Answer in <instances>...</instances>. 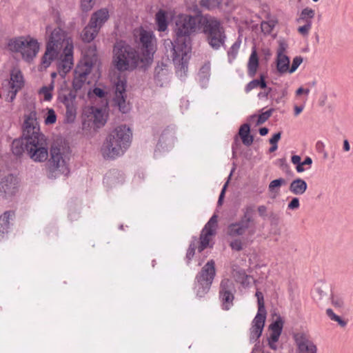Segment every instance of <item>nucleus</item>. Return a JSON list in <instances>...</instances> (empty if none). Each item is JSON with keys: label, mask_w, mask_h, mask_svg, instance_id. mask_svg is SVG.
<instances>
[{"label": "nucleus", "mask_w": 353, "mask_h": 353, "mask_svg": "<svg viewBox=\"0 0 353 353\" xmlns=\"http://www.w3.org/2000/svg\"><path fill=\"white\" fill-rule=\"evenodd\" d=\"M285 180L283 178L274 179L268 185V190L270 192L274 194L273 197L279 194L280 187L285 185Z\"/></svg>", "instance_id": "obj_38"}, {"label": "nucleus", "mask_w": 353, "mask_h": 353, "mask_svg": "<svg viewBox=\"0 0 353 353\" xmlns=\"http://www.w3.org/2000/svg\"><path fill=\"white\" fill-rule=\"evenodd\" d=\"M47 175L50 179H57L61 175L68 176L70 170L67 157L57 146L50 148V159L47 163Z\"/></svg>", "instance_id": "obj_8"}, {"label": "nucleus", "mask_w": 353, "mask_h": 353, "mask_svg": "<svg viewBox=\"0 0 353 353\" xmlns=\"http://www.w3.org/2000/svg\"><path fill=\"white\" fill-rule=\"evenodd\" d=\"M87 78L80 77L78 74H74V77L72 81L73 91L77 93V91L80 90L87 81Z\"/></svg>", "instance_id": "obj_41"}, {"label": "nucleus", "mask_w": 353, "mask_h": 353, "mask_svg": "<svg viewBox=\"0 0 353 353\" xmlns=\"http://www.w3.org/2000/svg\"><path fill=\"white\" fill-rule=\"evenodd\" d=\"M134 35L135 41L141 48V55L147 63H151L153 61V55L155 52L156 39L154 34L143 28L135 30Z\"/></svg>", "instance_id": "obj_12"}, {"label": "nucleus", "mask_w": 353, "mask_h": 353, "mask_svg": "<svg viewBox=\"0 0 353 353\" xmlns=\"http://www.w3.org/2000/svg\"><path fill=\"white\" fill-rule=\"evenodd\" d=\"M210 65L209 63H205L199 72V77L201 81H207L210 77Z\"/></svg>", "instance_id": "obj_42"}, {"label": "nucleus", "mask_w": 353, "mask_h": 353, "mask_svg": "<svg viewBox=\"0 0 353 353\" xmlns=\"http://www.w3.org/2000/svg\"><path fill=\"white\" fill-rule=\"evenodd\" d=\"M77 97V93L73 90H65L59 93L58 100L62 103L65 108L75 105L74 102Z\"/></svg>", "instance_id": "obj_25"}, {"label": "nucleus", "mask_w": 353, "mask_h": 353, "mask_svg": "<svg viewBox=\"0 0 353 353\" xmlns=\"http://www.w3.org/2000/svg\"><path fill=\"white\" fill-rule=\"evenodd\" d=\"M94 0H81V5L82 10L83 11L90 10L94 5Z\"/></svg>", "instance_id": "obj_58"}, {"label": "nucleus", "mask_w": 353, "mask_h": 353, "mask_svg": "<svg viewBox=\"0 0 353 353\" xmlns=\"http://www.w3.org/2000/svg\"><path fill=\"white\" fill-rule=\"evenodd\" d=\"M300 207L299 199L293 197L291 201L288 204V209L291 210H297Z\"/></svg>", "instance_id": "obj_57"}, {"label": "nucleus", "mask_w": 353, "mask_h": 353, "mask_svg": "<svg viewBox=\"0 0 353 353\" xmlns=\"http://www.w3.org/2000/svg\"><path fill=\"white\" fill-rule=\"evenodd\" d=\"M243 215L240 220L250 225V222L253 221L252 214L254 212V206L253 205H247L243 209Z\"/></svg>", "instance_id": "obj_39"}, {"label": "nucleus", "mask_w": 353, "mask_h": 353, "mask_svg": "<svg viewBox=\"0 0 353 353\" xmlns=\"http://www.w3.org/2000/svg\"><path fill=\"white\" fill-rule=\"evenodd\" d=\"M272 91V88H266V90H265L264 92H260L259 94H258V97L261 99V98H268L270 93Z\"/></svg>", "instance_id": "obj_64"}, {"label": "nucleus", "mask_w": 353, "mask_h": 353, "mask_svg": "<svg viewBox=\"0 0 353 353\" xmlns=\"http://www.w3.org/2000/svg\"><path fill=\"white\" fill-rule=\"evenodd\" d=\"M114 101L122 113H127L129 112L130 106L129 103L126 101V96L114 97Z\"/></svg>", "instance_id": "obj_37"}, {"label": "nucleus", "mask_w": 353, "mask_h": 353, "mask_svg": "<svg viewBox=\"0 0 353 353\" xmlns=\"http://www.w3.org/2000/svg\"><path fill=\"white\" fill-rule=\"evenodd\" d=\"M14 217V212L12 210L6 211L0 216V241L5 238L10 228V221Z\"/></svg>", "instance_id": "obj_22"}, {"label": "nucleus", "mask_w": 353, "mask_h": 353, "mask_svg": "<svg viewBox=\"0 0 353 353\" xmlns=\"http://www.w3.org/2000/svg\"><path fill=\"white\" fill-rule=\"evenodd\" d=\"M273 111L274 109L272 108L259 114L256 121V125H259L265 123L271 117Z\"/></svg>", "instance_id": "obj_48"}, {"label": "nucleus", "mask_w": 353, "mask_h": 353, "mask_svg": "<svg viewBox=\"0 0 353 353\" xmlns=\"http://www.w3.org/2000/svg\"><path fill=\"white\" fill-rule=\"evenodd\" d=\"M312 28V21L307 19L306 23L298 28V32L303 36H307Z\"/></svg>", "instance_id": "obj_53"}, {"label": "nucleus", "mask_w": 353, "mask_h": 353, "mask_svg": "<svg viewBox=\"0 0 353 353\" xmlns=\"http://www.w3.org/2000/svg\"><path fill=\"white\" fill-rule=\"evenodd\" d=\"M217 223V216L214 214L208 221V222L205 224L204 228H207L208 229H214L215 232V228Z\"/></svg>", "instance_id": "obj_59"}, {"label": "nucleus", "mask_w": 353, "mask_h": 353, "mask_svg": "<svg viewBox=\"0 0 353 353\" xmlns=\"http://www.w3.org/2000/svg\"><path fill=\"white\" fill-rule=\"evenodd\" d=\"M256 296L258 302V312L250 329V341L251 343L256 342L261 336L266 319V310L262 292L257 291Z\"/></svg>", "instance_id": "obj_13"}, {"label": "nucleus", "mask_w": 353, "mask_h": 353, "mask_svg": "<svg viewBox=\"0 0 353 353\" xmlns=\"http://www.w3.org/2000/svg\"><path fill=\"white\" fill-rule=\"evenodd\" d=\"M298 353H316V345L305 333L299 332L294 335Z\"/></svg>", "instance_id": "obj_17"}, {"label": "nucleus", "mask_w": 353, "mask_h": 353, "mask_svg": "<svg viewBox=\"0 0 353 353\" xmlns=\"http://www.w3.org/2000/svg\"><path fill=\"white\" fill-rule=\"evenodd\" d=\"M203 20V32L206 36L209 46L214 50L225 46L226 35L225 30L219 21L214 17L205 15Z\"/></svg>", "instance_id": "obj_7"}, {"label": "nucleus", "mask_w": 353, "mask_h": 353, "mask_svg": "<svg viewBox=\"0 0 353 353\" xmlns=\"http://www.w3.org/2000/svg\"><path fill=\"white\" fill-rule=\"evenodd\" d=\"M123 181V177L121 174L118 172L117 171H112L106 174L104 178V183H112V184H116L119 183H122Z\"/></svg>", "instance_id": "obj_36"}, {"label": "nucleus", "mask_w": 353, "mask_h": 353, "mask_svg": "<svg viewBox=\"0 0 353 353\" xmlns=\"http://www.w3.org/2000/svg\"><path fill=\"white\" fill-rule=\"evenodd\" d=\"M174 128L167 127L161 133L159 142L157 145V149L168 150L174 143Z\"/></svg>", "instance_id": "obj_20"}, {"label": "nucleus", "mask_w": 353, "mask_h": 353, "mask_svg": "<svg viewBox=\"0 0 353 353\" xmlns=\"http://www.w3.org/2000/svg\"><path fill=\"white\" fill-rule=\"evenodd\" d=\"M96 61L95 55L92 57H85L77 65L74 74L88 79V76L90 74Z\"/></svg>", "instance_id": "obj_19"}, {"label": "nucleus", "mask_w": 353, "mask_h": 353, "mask_svg": "<svg viewBox=\"0 0 353 353\" xmlns=\"http://www.w3.org/2000/svg\"><path fill=\"white\" fill-rule=\"evenodd\" d=\"M10 88H16L17 90H19L23 85V75L20 71H15L11 73Z\"/></svg>", "instance_id": "obj_32"}, {"label": "nucleus", "mask_w": 353, "mask_h": 353, "mask_svg": "<svg viewBox=\"0 0 353 353\" xmlns=\"http://www.w3.org/2000/svg\"><path fill=\"white\" fill-rule=\"evenodd\" d=\"M108 18V10L106 8H103L92 14L90 22L100 29Z\"/></svg>", "instance_id": "obj_24"}, {"label": "nucleus", "mask_w": 353, "mask_h": 353, "mask_svg": "<svg viewBox=\"0 0 353 353\" xmlns=\"http://www.w3.org/2000/svg\"><path fill=\"white\" fill-rule=\"evenodd\" d=\"M57 121V115L52 108H48L47 114L45 117V124L51 125L54 124Z\"/></svg>", "instance_id": "obj_47"}, {"label": "nucleus", "mask_w": 353, "mask_h": 353, "mask_svg": "<svg viewBox=\"0 0 353 353\" xmlns=\"http://www.w3.org/2000/svg\"><path fill=\"white\" fill-rule=\"evenodd\" d=\"M267 207L264 205H261L258 206L257 210L259 212V214L262 218H265L267 216Z\"/></svg>", "instance_id": "obj_61"}, {"label": "nucleus", "mask_w": 353, "mask_h": 353, "mask_svg": "<svg viewBox=\"0 0 353 353\" xmlns=\"http://www.w3.org/2000/svg\"><path fill=\"white\" fill-rule=\"evenodd\" d=\"M46 32H50L46 50L42 57V65L44 68H48L51 62L57 58L63 49H65L68 45H73L70 38L67 37L65 32L59 28H54L51 31L50 26L46 27Z\"/></svg>", "instance_id": "obj_4"}, {"label": "nucleus", "mask_w": 353, "mask_h": 353, "mask_svg": "<svg viewBox=\"0 0 353 353\" xmlns=\"http://www.w3.org/2000/svg\"><path fill=\"white\" fill-rule=\"evenodd\" d=\"M302 62L303 58L301 57H295L293 59L292 66L291 68H290L289 73H293L294 72H295Z\"/></svg>", "instance_id": "obj_54"}, {"label": "nucleus", "mask_w": 353, "mask_h": 353, "mask_svg": "<svg viewBox=\"0 0 353 353\" xmlns=\"http://www.w3.org/2000/svg\"><path fill=\"white\" fill-rule=\"evenodd\" d=\"M8 47L12 52H20L22 58L27 62L32 61L39 50V46L37 40L24 37L10 39Z\"/></svg>", "instance_id": "obj_10"}, {"label": "nucleus", "mask_w": 353, "mask_h": 353, "mask_svg": "<svg viewBox=\"0 0 353 353\" xmlns=\"http://www.w3.org/2000/svg\"><path fill=\"white\" fill-rule=\"evenodd\" d=\"M22 130L24 137L30 139V141H34L40 146V154H42L41 157H44L48 143L45 135L41 132L37 112L34 107L24 114Z\"/></svg>", "instance_id": "obj_6"}, {"label": "nucleus", "mask_w": 353, "mask_h": 353, "mask_svg": "<svg viewBox=\"0 0 353 353\" xmlns=\"http://www.w3.org/2000/svg\"><path fill=\"white\" fill-rule=\"evenodd\" d=\"M205 17V15L192 16L187 14L177 15L174 19V32L178 42L190 46V36L202 27V19Z\"/></svg>", "instance_id": "obj_3"}, {"label": "nucleus", "mask_w": 353, "mask_h": 353, "mask_svg": "<svg viewBox=\"0 0 353 353\" xmlns=\"http://www.w3.org/2000/svg\"><path fill=\"white\" fill-rule=\"evenodd\" d=\"M250 125L248 123L243 124L239 131V134L242 139L243 143L246 146H250L253 143V136L250 134Z\"/></svg>", "instance_id": "obj_30"}, {"label": "nucleus", "mask_w": 353, "mask_h": 353, "mask_svg": "<svg viewBox=\"0 0 353 353\" xmlns=\"http://www.w3.org/2000/svg\"><path fill=\"white\" fill-rule=\"evenodd\" d=\"M250 225L241 220L238 222L231 223L228 227V234L230 236L235 237L243 235Z\"/></svg>", "instance_id": "obj_23"}, {"label": "nucleus", "mask_w": 353, "mask_h": 353, "mask_svg": "<svg viewBox=\"0 0 353 353\" xmlns=\"http://www.w3.org/2000/svg\"><path fill=\"white\" fill-rule=\"evenodd\" d=\"M276 69L280 74H283L288 72H289L290 59L287 55L277 57Z\"/></svg>", "instance_id": "obj_33"}, {"label": "nucleus", "mask_w": 353, "mask_h": 353, "mask_svg": "<svg viewBox=\"0 0 353 353\" xmlns=\"http://www.w3.org/2000/svg\"><path fill=\"white\" fill-rule=\"evenodd\" d=\"M155 20L159 31L164 32L167 30L168 23L166 13L164 10H160L157 12Z\"/></svg>", "instance_id": "obj_31"}, {"label": "nucleus", "mask_w": 353, "mask_h": 353, "mask_svg": "<svg viewBox=\"0 0 353 353\" xmlns=\"http://www.w3.org/2000/svg\"><path fill=\"white\" fill-rule=\"evenodd\" d=\"M73 45H68L61 51L60 54V61L58 63V70L61 75L64 76L72 68L73 62Z\"/></svg>", "instance_id": "obj_16"}, {"label": "nucleus", "mask_w": 353, "mask_h": 353, "mask_svg": "<svg viewBox=\"0 0 353 353\" xmlns=\"http://www.w3.org/2000/svg\"><path fill=\"white\" fill-rule=\"evenodd\" d=\"M314 17V10L311 8H304L301 13L299 18L297 19V22L301 23L302 21L308 19L312 21Z\"/></svg>", "instance_id": "obj_43"}, {"label": "nucleus", "mask_w": 353, "mask_h": 353, "mask_svg": "<svg viewBox=\"0 0 353 353\" xmlns=\"http://www.w3.org/2000/svg\"><path fill=\"white\" fill-rule=\"evenodd\" d=\"M283 327V321L280 316H279L276 320L269 325L270 334L268 337V344L270 348L273 350H276L278 349L276 343L278 342L281 334Z\"/></svg>", "instance_id": "obj_18"}, {"label": "nucleus", "mask_w": 353, "mask_h": 353, "mask_svg": "<svg viewBox=\"0 0 353 353\" xmlns=\"http://www.w3.org/2000/svg\"><path fill=\"white\" fill-rule=\"evenodd\" d=\"M326 314L332 321L337 322L341 327H343L346 326L347 322L343 320L339 316L336 315L332 309H327Z\"/></svg>", "instance_id": "obj_44"}, {"label": "nucleus", "mask_w": 353, "mask_h": 353, "mask_svg": "<svg viewBox=\"0 0 353 353\" xmlns=\"http://www.w3.org/2000/svg\"><path fill=\"white\" fill-rule=\"evenodd\" d=\"M236 288L233 281L224 279L220 283L219 299L222 303V308L228 310L233 305Z\"/></svg>", "instance_id": "obj_14"}, {"label": "nucleus", "mask_w": 353, "mask_h": 353, "mask_svg": "<svg viewBox=\"0 0 353 353\" xmlns=\"http://www.w3.org/2000/svg\"><path fill=\"white\" fill-rule=\"evenodd\" d=\"M259 62L255 48H252L248 63V74L250 77H254L257 72Z\"/></svg>", "instance_id": "obj_26"}, {"label": "nucleus", "mask_w": 353, "mask_h": 353, "mask_svg": "<svg viewBox=\"0 0 353 353\" xmlns=\"http://www.w3.org/2000/svg\"><path fill=\"white\" fill-rule=\"evenodd\" d=\"M228 184V181L224 184V185H223V188L221 190V192L220 193V195H219V200H218V205H221L222 204V201H223V199L224 197L225 190L227 188Z\"/></svg>", "instance_id": "obj_62"}, {"label": "nucleus", "mask_w": 353, "mask_h": 353, "mask_svg": "<svg viewBox=\"0 0 353 353\" xmlns=\"http://www.w3.org/2000/svg\"><path fill=\"white\" fill-rule=\"evenodd\" d=\"M93 123L97 128H101L105 123V119L103 111L101 109L95 108L92 110Z\"/></svg>", "instance_id": "obj_35"}, {"label": "nucleus", "mask_w": 353, "mask_h": 353, "mask_svg": "<svg viewBox=\"0 0 353 353\" xmlns=\"http://www.w3.org/2000/svg\"><path fill=\"white\" fill-rule=\"evenodd\" d=\"M231 248L236 251H241L243 250V243L241 239H236L232 241L230 243Z\"/></svg>", "instance_id": "obj_56"}, {"label": "nucleus", "mask_w": 353, "mask_h": 353, "mask_svg": "<svg viewBox=\"0 0 353 353\" xmlns=\"http://www.w3.org/2000/svg\"><path fill=\"white\" fill-rule=\"evenodd\" d=\"M257 88H261L262 89L267 88V84L263 75H261L259 79H253L250 81L245 88V92L248 93L253 89Z\"/></svg>", "instance_id": "obj_34"}, {"label": "nucleus", "mask_w": 353, "mask_h": 353, "mask_svg": "<svg viewBox=\"0 0 353 353\" xmlns=\"http://www.w3.org/2000/svg\"><path fill=\"white\" fill-rule=\"evenodd\" d=\"M93 93L99 98H103L106 95V92L100 88H94L93 89Z\"/></svg>", "instance_id": "obj_60"}, {"label": "nucleus", "mask_w": 353, "mask_h": 353, "mask_svg": "<svg viewBox=\"0 0 353 353\" xmlns=\"http://www.w3.org/2000/svg\"><path fill=\"white\" fill-rule=\"evenodd\" d=\"M215 275V263L213 260H210L196 276L194 290L198 297H203L208 292Z\"/></svg>", "instance_id": "obj_11"}, {"label": "nucleus", "mask_w": 353, "mask_h": 353, "mask_svg": "<svg viewBox=\"0 0 353 353\" xmlns=\"http://www.w3.org/2000/svg\"><path fill=\"white\" fill-rule=\"evenodd\" d=\"M331 301L332 305L336 307H343L344 305V301L342 296L339 295L332 294L331 296Z\"/></svg>", "instance_id": "obj_52"}, {"label": "nucleus", "mask_w": 353, "mask_h": 353, "mask_svg": "<svg viewBox=\"0 0 353 353\" xmlns=\"http://www.w3.org/2000/svg\"><path fill=\"white\" fill-rule=\"evenodd\" d=\"M278 42L279 46L276 50L277 57L286 56L285 52L288 48V43L284 39H280Z\"/></svg>", "instance_id": "obj_50"}, {"label": "nucleus", "mask_w": 353, "mask_h": 353, "mask_svg": "<svg viewBox=\"0 0 353 353\" xmlns=\"http://www.w3.org/2000/svg\"><path fill=\"white\" fill-rule=\"evenodd\" d=\"M196 243H197L196 238V237H193L192 238V242L190 243V244L189 245V248L188 249L187 254H186V259H187L188 263H190V261L193 258V256H194V255L195 254V250H196Z\"/></svg>", "instance_id": "obj_45"}, {"label": "nucleus", "mask_w": 353, "mask_h": 353, "mask_svg": "<svg viewBox=\"0 0 353 353\" xmlns=\"http://www.w3.org/2000/svg\"><path fill=\"white\" fill-rule=\"evenodd\" d=\"M132 131L125 125L116 128L105 139L101 147V154L104 159H114L124 154L130 147Z\"/></svg>", "instance_id": "obj_2"}, {"label": "nucleus", "mask_w": 353, "mask_h": 353, "mask_svg": "<svg viewBox=\"0 0 353 353\" xmlns=\"http://www.w3.org/2000/svg\"><path fill=\"white\" fill-rule=\"evenodd\" d=\"M126 83L124 81H119L115 85V97L126 96L125 94Z\"/></svg>", "instance_id": "obj_49"}, {"label": "nucleus", "mask_w": 353, "mask_h": 353, "mask_svg": "<svg viewBox=\"0 0 353 353\" xmlns=\"http://www.w3.org/2000/svg\"><path fill=\"white\" fill-rule=\"evenodd\" d=\"M99 30L94 24H91V22H89L81 32L82 40L87 43L91 42L96 37Z\"/></svg>", "instance_id": "obj_29"}, {"label": "nucleus", "mask_w": 353, "mask_h": 353, "mask_svg": "<svg viewBox=\"0 0 353 353\" xmlns=\"http://www.w3.org/2000/svg\"><path fill=\"white\" fill-rule=\"evenodd\" d=\"M53 86H43L39 90V94L43 97V100L46 101H50L52 99V90Z\"/></svg>", "instance_id": "obj_46"}, {"label": "nucleus", "mask_w": 353, "mask_h": 353, "mask_svg": "<svg viewBox=\"0 0 353 353\" xmlns=\"http://www.w3.org/2000/svg\"><path fill=\"white\" fill-rule=\"evenodd\" d=\"M281 133L280 132L275 133L272 136V137L270 139V144H277V142L281 139Z\"/></svg>", "instance_id": "obj_63"}, {"label": "nucleus", "mask_w": 353, "mask_h": 353, "mask_svg": "<svg viewBox=\"0 0 353 353\" xmlns=\"http://www.w3.org/2000/svg\"><path fill=\"white\" fill-rule=\"evenodd\" d=\"M169 77V70L166 64L163 62L158 63L154 68V78L157 85L163 86Z\"/></svg>", "instance_id": "obj_21"}, {"label": "nucleus", "mask_w": 353, "mask_h": 353, "mask_svg": "<svg viewBox=\"0 0 353 353\" xmlns=\"http://www.w3.org/2000/svg\"><path fill=\"white\" fill-rule=\"evenodd\" d=\"M113 63L115 68L120 71H132L139 68L146 70L150 65L139 50L123 41H117L113 48Z\"/></svg>", "instance_id": "obj_1"}, {"label": "nucleus", "mask_w": 353, "mask_h": 353, "mask_svg": "<svg viewBox=\"0 0 353 353\" xmlns=\"http://www.w3.org/2000/svg\"><path fill=\"white\" fill-rule=\"evenodd\" d=\"M274 26L275 23L273 21H263L261 24V30L264 34H270Z\"/></svg>", "instance_id": "obj_51"}, {"label": "nucleus", "mask_w": 353, "mask_h": 353, "mask_svg": "<svg viewBox=\"0 0 353 353\" xmlns=\"http://www.w3.org/2000/svg\"><path fill=\"white\" fill-rule=\"evenodd\" d=\"M241 43V41L240 39H238L230 47L229 50L228 51V55L229 58V61L232 62L233 59H234L238 54L239 50L240 48Z\"/></svg>", "instance_id": "obj_40"}, {"label": "nucleus", "mask_w": 353, "mask_h": 353, "mask_svg": "<svg viewBox=\"0 0 353 353\" xmlns=\"http://www.w3.org/2000/svg\"><path fill=\"white\" fill-rule=\"evenodd\" d=\"M18 190V179L13 174H8L0 180V196L3 199H10Z\"/></svg>", "instance_id": "obj_15"}, {"label": "nucleus", "mask_w": 353, "mask_h": 353, "mask_svg": "<svg viewBox=\"0 0 353 353\" xmlns=\"http://www.w3.org/2000/svg\"><path fill=\"white\" fill-rule=\"evenodd\" d=\"M307 188V183L303 179L298 178L290 183L289 190L295 195H302L305 192Z\"/></svg>", "instance_id": "obj_27"}, {"label": "nucleus", "mask_w": 353, "mask_h": 353, "mask_svg": "<svg viewBox=\"0 0 353 353\" xmlns=\"http://www.w3.org/2000/svg\"><path fill=\"white\" fill-rule=\"evenodd\" d=\"M214 233V229L203 228L200 235L199 245L198 246V251L199 252H201L209 245L210 238Z\"/></svg>", "instance_id": "obj_28"}, {"label": "nucleus", "mask_w": 353, "mask_h": 353, "mask_svg": "<svg viewBox=\"0 0 353 353\" xmlns=\"http://www.w3.org/2000/svg\"><path fill=\"white\" fill-rule=\"evenodd\" d=\"M65 115L68 121H72L75 117L76 114V108L75 105L66 107Z\"/></svg>", "instance_id": "obj_55"}, {"label": "nucleus", "mask_w": 353, "mask_h": 353, "mask_svg": "<svg viewBox=\"0 0 353 353\" xmlns=\"http://www.w3.org/2000/svg\"><path fill=\"white\" fill-rule=\"evenodd\" d=\"M29 139L22 136L20 139H14L12 143V153L21 157L25 152H27L31 159L35 162H43L48 157V149L46 148V154L41 157L40 154V146L34 141H30Z\"/></svg>", "instance_id": "obj_9"}, {"label": "nucleus", "mask_w": 353, "mask_h": 353, "mask_svg": "<svg viewBox=\"0 0 353 353\" xmlns=\"http://www.w3.org/2000/svg\"><path fill=\"white\" fill-rule=\"evenodd\" d=\"M164 46L167 57L172 58L173 61L177 75L180 78L185 77L188 71V54L190 51V46L178 42L176 37L174 41L170 39L165 40Z\"/></svg>", "instance_id": "obj_5"}]
</instances>
